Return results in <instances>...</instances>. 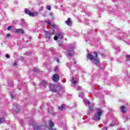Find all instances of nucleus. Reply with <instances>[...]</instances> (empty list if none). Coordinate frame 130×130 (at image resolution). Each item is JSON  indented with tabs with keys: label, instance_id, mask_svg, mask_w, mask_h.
<instances>
[{
	"label": "nucleus",
	"instance_id": "obj_41",
	"mask_svg": "<svg viewBox=\"0 0 130 130\" xmlns=\"http://www.w3.org/2000/svg\"><path fill=\"white\" fill-rule=\"evenodd\" d=\"M67 66L68 68H70V65L69 63H67Z\"/></svg>",
	"mask_w": 130,
	"mask_h": 130
},
{
	"label": "nucleus",
	"instance_id": "obj_4",
	"mask_svg": "<svg viewBox=\"0 0 130 130\" xmlns=\"http://www.w3.org/2000/svg\"><path fill=\"white\" fill-rule=\"evenodd\" d=\"M24 12L25 14L29 15L31 17H36V16H38V13L37 12H32L29 11L27 9H25Z\"/></svg>",
	"mask_w": 130,
	"mask_h": 130
},
{
	"label": "nucleus",
	"instance_id": "obj_5",
	"mask_svg": "<svg viewBox=\"0 0 130 130\" xmlns=\"http://www.w3.org/2000/svg\"><path fill=\"white\" fill-rule=\"evenodd\" d=\"M44 32L46 34V38H48V39H50V38H51V36L54 34V31L50 32L49 31L44 30Z\"/></svg>",
	"mask_w": 130,
	"mask_h": 130
},
{
	"label": "nucleus",
	"instance_id": "obj_17",
	"mask_svg": "<svg viewBox=\"0 0 130 130\" xmlns=\"http://www.w3.org/2000/svg\"><path fill=\"white\" fill-rule=\"evenodd\" d=\"M45 22L47 24V25H49V26L51 25V22H50L48 19H46Z\"/></svg>",
	"mask_w": 130,
	"mask_h": 130
},
{
	"label": "nucleus",
	"instance_id": "obj_40",
	"mask_svg": "<svg viewBox=\"0 0 130 130\" xmlns=\"http://www.w3.org/2000/svg\"><path fill=\"white\" fill-rule=\"evenodd\" d=\"M53 13H50V16H53Z\"/></svg>",
	"mask_w": 130,
	"mask_h": 130
},
{
	"label": "nucleus",
	"instance_id": "obj_46",
	"mask_svg": "<svg viewBox=\"0 0 130 130\" xmlns=\"http://www.w3.org/2000/svg\"><path fill=\"white\" fill-rule=\"evenodd\" d=\"M70 61H71V58L70 59Z\"/></svg>",
	"mask_w": 130,
	"mask_h": 130
},
{
	"label": "nucleus",
	"instance_id": "obj_10",
	"mask_svg": "<svg viewBox=\"0 0 130 130\" xmlns=\"http://www.w3.org/2000/svg\"><path fill=\"white\" fill-rule=\"evenodd\" d=\"M58 108L59 110L62 111V110H64L66 109V105L62 104L61 106L58 107Z\"/></svg>",
	"mask_w": 130,
	"mask_h": 130
},
{
	"label": "nucleus",
	"instance_id": "obj_8",
	"mask_svg": "<svg viewBox=\"0 0 130 130\" xmlns=\"http://www.w3.org/2000/svg\"><path fill=\"white\" fill-rule=\"evenodd\" d=\"M33 127H34V129L35 130L42 129V126H38L37 124H34Z\"/></svg>",
	"mask_w": 130,
	"mask_h": 130
},
{
	"label": "nucleus",
	"instance_id": "obj_35",
	"mask_svg": "<svg viewBox=\"0 0 130 130\" xmlns=\"http://www.w3.org/2000/svg\"><path fill=\"white\" fill-rule=\"evenodd\" d=\"M115 123H111L110 124V126H114Z\"/></svg>",
	"mask_w": 130,
	"mask_h": 130
},
{
	"label": "nucleus",
	"instance_id": "obj_47",
	"mask_svg": "<svg viewBox=\"0 0 130 130\" xmlns=\"http://www.w3.org/2000/svg\"><path fill=\"white\" fill-rule=\"evenodd\" d=\"M59 45H60L59 44Z\"/></svg>",
	"mask_w": 130,
	"mask_h": 130
},
{
	"label": "nucleus",
	"instance_id": "obj_44",
	"mask_svg": "<svg viewBox=\"0 0 130 130\" xmlns=\"http://www.w3.org/2000/svg\"><path fill=\"white\" fill-rule=\"evenodd\" d=\"M74 63H75V64H76V61H74Z\"/></svg>",
	"mask_w": 130,
	"mask_h": 130
},
{
	"label": "nucleus",
	"instance_id": "obj_2",
	"mask_svg": "<svg viewBox=\"0 0 130 130\" xmlns=\"http://www.w3.org/2000/svg\"><path fill=\"white\" fill-rule=\"evenodd\" d=\"M74 49L75 46L72 44H69L66 50V53H67V55L70 56V57H74L75 55V51H74Z\"/></svg>",
	"mask_w": 130,
	"mask_h": 130
},
{
	"label": "nucleus",
	"instance_id": "obj_21",
	"mask_svg": "<svg viewBox=\"0 0 130 130\" xmlns=\"http://www.w3.org/2000/svg\"><path fill=\"white\" fill-rule=\"evenodd\" d=\"M125 81L127 82V81H129V75H126V77L125 78Z\"/></svg>",
	"mask_w": 130,
	"mask_h": 130
},
{
	"label": "nucleus",
	"instance_id": "obj_26",
	"mask_svg": "<svg viewBox=\"0 0 130 130\" xmlns=\"http://www.w3.org/2000/svg\"><path fill=\"white\" fill-rule=\"evenodd\" d=\"M57 72H58V67H55L54 69V72L57 73Z\"/></svg>",
	"mask_w": 130,
	"mask_h": 130
},
{
	"label": "nucleus",
	"instance_id": "obj_14",
	"mask_svg": "<svg viewBox=\"0 0 130 130\" xmlns=\"http://www.w3.org/2000/svg\"><path fill=\"white\" fill-rule=\"evenodd\" d=\"M72 83L73 84V85H74V86H76V85H77V84H78V82H77V80L76 79H75V78L74 77L72 78Z\"/></svg>",
	"mask_w": 130,
	"mask_h": 130
},
{
	"label": "nucleus",
	"instance_id": "obj_33",
	"mask_svg": "<svg viewBox=\"0 0 130 130\" xmlns=\"http://www.w3.org/2000/svg\"><path fill=\"white\" fill-rule=\"evenodd\" d=\"M11 28H12L11 26H9L7 28V30H8V31H10V30H11Z\"/></svg>",
	"mask_w": 130,
	"mask_h": 130
},
{
	"label": "nucleus",
	"instance_id": "obj_18",
	"mask_svg": "<svg viewBox=\"0 0 130 130\" xmlns=\"http://www.w3.org/2000/svg\"><path fill=\"white\" fill-rule=\"evenodd\" d=\"M83 101H84V103H85V104H88V105H89L90 106V101H89V100H88L87 99H84V100H83Z\"/></svg>",
	"mask_w": 130,
	"mask_h": 130
},
{
	"label": "nucleus",
	"instance_id": "obj_25",
	"mask_svg": "<svg viewBox=\"0 0 130 130\" xmlns=\"http://www.w3.org/2000/svg\"><path fill=\"white\" fill-rule=\"evenodd\" d=\"M126 60H130V55H126Z\"/></svg>",
	"mask_w": 130,
	"mask_h": 130
},
{
	"label": "nucleus",
	"instance_id": "obj_27",
	"mask_svg": "<svg viewBox=\"0 0 130 130\" xmlns=\"http://www.w3.org/2000/svg\"><path fill=\"white\" fill-rule=\"evenodd\" d=\"M47 9L49 11H50V10H51V6H47Z\"/></svg>",
	"mask_w": 130,
	"mask_h": 130
},
{
	"label": "nucleus",
	"instance_id": "obj_11",
	"mask_svg": "<svg viewBox=\"0 0 130 130\" xmlns=\"http://www.w3.org/2000/svg\"><path fill=\"white\" fill-rule=\"evenodd\" d=\"M57 35L58 36V38H59V39H60V40H62V38H63V34L61 32L58 33Z\"/></svg>",
	"mask_w": 130,
	"mask_h": 130
},
{
	"label": "nucleus",
	"instance_id": "obj_15",
	"mask_svg": "<svg viewBox=\"0 0 130 130\" xmlns=\"http://www.w3.org/2000/svg\"><path fill=\"white\" fill-rule=\"evenodd\" d=\"M72 21L71 20V18H68L67 21H66V24H67L68 26H71V22Z\"/></svg>",
	"mask_w": 130,
	"mask_h": 130
},
{
	"label": "nucleus",
	"instance_id": "obj_38",
	"mask_svg": "<svg viewBox=\"0 0 130 130\" xmlns=\"http://www.w3.org/2000/svg\"><path fill=\"white\" fill-rule=\"evenodd\" d=\"M6 36H7V37H10V36H11V35H10V34H7V35H6Z\"/></svg>",
	"mask_w": 130,
	"mask_h": 130
},
{
	"label": "nucleus",
	"instance_id": "obj_28",
	"mask_svg": "<svg viewBox=\"0 0 130 130\" xmlns=\"http://www.w3.org/2000/svg\"><path fill=\"white\" fill-rule=\"evenodd\" d=\"M83 95H84V93L83 92H81L80 93V94H79V97H81V98H82V97H83Z\"/></svg>",
	"mask_w": 130,
	"mask_h": 130
},
{
	"label": "nucleus",
	"instance_id": "obj_20",
	"mask_svg": "<svg viewBox=\"0 0 130 130\" xmlns=\"http://www.w3.org/2000/svg\"><path fill=\"white\" fill-rule=\"evenodd\" d=\"M89 109L90 112H92V111H93V110H94L93 106H89Z\"/></svg>",
	"mask_w": 130,
	"mask_h": 130
},
{
	"label": "nucleus",
	"instance_id": "obj_9",
	"mask_svg": "<svg viewBox=\"0 0 130 130\" xmlns=\"http://www.w3.org/2000/svg\"><path fill=\"white\" fill-rule=\"evenodd\" d=\"M49 88L50 89V91H51L52 92H54L55 91V89H54V85L53 84H50Z\"/></svg>",
	"mask_w": 130,
	"mask_h": 130
},
{
	"label": "nucleus",
	"instance_id": "obj_45",
	"mask_svg": "<svg viewBox=\"0 0 130 130\" xmlns=\"http://www.w3.org/2000/svg\"><path fill=\"white\" fill-rule=\"evenodd\" d=\"M48 112H49V113L50 112V111H49V110H48Z\"/></svg>",
	"mask_w": 130,
	"mask_h": 130
},
{
	"label": "nucleus",
	"instance_id": "obj_16",
	"mask_svg": "<svg viewBox=\"0 0 130 130\" xmlns=\"http://www.w3.org/2000/svg\"><path fill=\"white\" fill-rule=\"evenodd\" d=\"M46 84H47L46 81H43L41 83V86H44V88H46Z\"/></svg>",
	"mask_w": 130,
	"mask_h": 130
},
{
	"label": "nucleus",
	"instance_id": "obj_43",
	"mask_svg": "<svg viewBox=\"0 0 130 130\" xmlns=\"http://www.w3.org/2000/svg\"><path fill=\"white\" fill-rule=\"evenodd\" d=\"M126 119H129V118L127 117Z\"/></svg>",
	"mask_w": 130,
	"mask_h": 130
},
{
	"label": "nucleus",
	"instance_id": "obj_42",
	"mask_svg": "<svg viewBox=\"0 0 130 130\" xmlns=\"http://www.w3.org/2000/svg\"><path fill=\"white\" fill-rule=\"evenodd\" d=\"M105 129L107 130V127H105Z\"/></svg>",
	"mask_w": 130,
	"mask_h": 130
},
{
	"label": "nucleus",
	"instance_id": "obj_31",
	"mask_svg": "<svg viewBox=\"0 0 130 130\" xmlns=\"http://www.w3.org/2000/svg\"><path fill=\"white\" fill-rule=\"evenodd\" d=\"M10 96H11L12 98L13 99H14V94H13V93L10 92Z\"/></svg>",
	"mask_w": 130,
	"mask_h": 130
},
{
	"label": "nucleus",
	"instance_id": "obj_37",
	"mask_svg": "<svg viewBox=\"0 0 130 130\" xmlns=\"http://www.w3.org/2000/svg\"><path fill=\"white\" fill-rule=\"evenodd\" d=\"M14 67H15V66H17V62H15L13 64Z\"/></svg>",
	"mask_w": 130,
	"mask_h": 130
},
{
	"label": "nucleus",
	"instance_id": "obj_29",
	"mask_svg": "<svg viewBox=\"0 0 130 130\" xmlns=\"http://www.w3.org/2000/svg\"><path fill=\"white\" fill-rule=\"evenodd\" d=\"M57 39H58V37L57 36H55L54 37V40H55L56 41Z\"/></svg>",
	"mask_w": 130,
	"mask_h": 130
},
{
	"label": "nucleus",
	"instance_id": "obj_30",
	"mask_svg": "<svg viewBox=\"0 0 130 130\" xmlns=\"http://www.w3.org/2000/svg\"><path fill=\"white\" fill-rule=\"evenodd\" d=\"M34 72H39V69L38 68H35L33 70Z\"/></svg>",
	"mask_w": 130,
	"mask_h": 130
},
{
	"label": "nucleus",
	"instance_id": "obj_24",
	"mask_svg": "<svg viewBox=\"0 0 130 130\" xmlns=\"http://www.w3.org/2000/svg\"><path fill=\"white\" fill-rule=\"evenodd\" d=\"M5 121V118L2 117L0 118V123H2V122H4Z\"/></svg>",
	"mask_w": 130,
	"mask_h": 130
},
{
	"label": "nucleus",
	"instance_id": "obj_22",
	"mask_svg": "<svg viewBox=\"0 0 130 130\" xmlns=\"http://www.w3.org/2000/svg\"><path fill=\"white\" fill-rule=\"evenodd\" d=\"M77 91H81V90H82V86H77Z\"/></svg>",
	"mask_w": 130,
	"mask_h": 130
},
{
	"label": "nucleus",
	"instance_id": "obj_12",
	"mask_svg": "<svg viewBox=\"0 0 130 130\" xmlns=\"http://www.w3.org/2000/svg\"><path fill=\"white\" fill-rule=\"evenodd\" d=\"M49 125L50 127H53L54 126V123L51 119L49 120Z\"/></svg>",
	"mask_w": 130,
	"mask_h": 130
},
{
	"label": "nucleus",
	"instance_id": "obj_34",
	"mask_svg": "<svg viewBox=\"0 0 130 130\" xmlns=\"http://www.w3.org/2000/svg\"><path fill=\"white\" fill-rule=\"evenodd\" d=\"M56 113H55V112H53V113H52V115L53 116H54V115H56Z\"/></svg>",
	"mask_w": 130,
	"mask_h": 130
},
{
	"label": "nucleus",
	"instance_id": "obj_36",
	"mask_svg": "<svg viewBox=\"0 0 130 130\" xmlns=\"http://www.w3.org/2000/svg\"><path fill=\"white\" fill-rule=\"evenodd\" d=\"M40 11H43V7H40Z\"/></svg>",
	"mask_w": 130,
	"mask_h": 130
},
{
	"label": "nucleus",
	"instance_id": "obj_19",
	"mask_svg": "<svg viewBox=\"0 0 130 130\" xmlns=\"http://www.w3.org/2000/svg\"><path fill=\"white\" fill-rule=\"evenodd\" d=\"M14 109H15V111L16 112V113H18V112L20 111V109H19L18 106L16 107H16H14Z\"/></svg>",
	"mask_w": 130,
	"mask_h": 130
},
{
	"label": "nucleus",
	"instance_id": "obj_7",
	"mask_svg": "<svg viewBox=\"0 0 130 130\" xmlns=\"http://www.w3.org/2000/svg\"><path fill=\"white\" fill-rule=\"evenodd\" d=\"M16 33H17L18 34H24L25 31L21 28L16 29L15 30Z\"/></svg>",
	"mask_w": 130,
	"mask_h": 130
},
{
	"label": "nucleus",
	"instance_id": "obj_3",
	"mask_svg": "<svg viewBox=\"0 0 130 130\" xmlns=\"http://www.w3.org/2000/svg\"><path fill=\"white\" fill-rule=\"evenodd\" d=\"M102 116V110L101 109H97L95 113L92 117L93 120L94 121H99L101 119Z\"/></svg>",
	"mask_w": 130,
	"mask_h": 130
},
{
	"label": "nucleus",
	"instance_id": "obj_39",
	"mask_svg": "<svg viewBox=\"0 0 130 130\" xmlns=\"http://www.w3.org/2000/svg\"><path fill=\"white\" fill-rule=\"evenodd\" d=\"M56 61H57V62L59 63V59H56Z\"/></svg>",
	"mask_w": 130,
	"mask_h": 130
},
{
	"label": "nucleus",
	"instance_id": "obj_13",
	"mask_svg": "<svg viewBox=\"0 0 130 130\" xmlns=\"http://www.w3.org/2000/svg\"><path fill=\"white\" fill-rule=\"evenodd\" d=\"M125 108L123 106L120 107V110L122 113H125V112H126V111L125 110Z\"/></svg>",
	"mask_w": 130,
	"mask_h": 130
},
{
	"label": "nucleus",
	"instance_id": "obj_1",
	"mask_svg": "<svg viewBox=\"0 0 130 130\" xmlns=\"http://www.w3.org/2000/svg\"><path fill=\"white\" fill-rule=\"evenodd\" d=\"M87 58L90 60H93L94 63L98 67H100V62H99V59H98V54H97V52H94L93 55L88 53Z\"/></svg>",
	"mask_w": 130,
	"mask_h": 130
},
{
	"label": "nucleus",
	"instance_id": "obj_6",
	"mask_svg": "<svg viewBox=\"0 0 130 130\" xmlns=\"http://www.w3.org/2000/svg\"><path fill=\"white\" fill-rule=\"evenodd\" d=\"M52 80L54 82L59 81V75L58 74H54L52 77Z\"/></svg>",
	"mask_w": 130,
	"mask_h": 130
},
{
	"label": "nucleus",
	"instance_id": "obj_32",
	"mask_svg": "<svg viewBox=\"0 0 130 130\" xmlns=\"http://www.w3.org/2000/svg\"><path fill=\"white\" fill-rule=\"evenodd\" d=\"M6 57L7 58H10V55L9 54H6Z\"/></svg>",
	"mask_w": 130,
	"mask_h": 130
},
{
	"label": "nucleus",
	"instance_id": "obj_23",
	"mask_svg": "<svg viewBox=\"0 0 130 130\" xmlns=\"http://www.w3.org/2000/svg\"><path fill=\"white\" fill-rule=\"evenodd\" d=\"M51 29H56V26L54 24H51V27H50Z\"/></svg>",
	"mask_w": 130,
	"mask_h": 130
}]
</instances>
